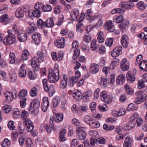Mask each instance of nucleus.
Listing matches in <instances>:
<instances>
[{
    "label": "nucleus",
    "instance_id": "1",
    "mask_svg": "<svg viewBox=\"0 0 147 147\" xmlns=\"http://www.w3.org/2000/svg\"><path fill=\"white\" fill-rule=\"evenodd\" d=\"M38 61L37 57H34L32 58L31 64L34 70L33 71H28V74L29 78L31 80H35L36 78V75L35 71H38L39 70Z\"/></svg>",
    "mask_w": 147,
    "mask_h": 147
},
{
    "label": "nucleus",
    "instance_id": "2",
    "mask_svg": "<svg viewBox=\"0 0 147 147\" xmlns=\"http://www.w3.org/2000/svg\"><path fill=\"white\" fill-rule=\"evenodd\" d=\"M58 67V65L55 64L53 70L51 68L49 69L48 80L51 83L56 82L59 79V71Z\"/></svg>",
    "mask_w": 147,
    "mask_h": 147
},
{
    "label": "nucleus",
    "instance_id": "3",
    "mask_svg": "<svg viewBox=\"0 0 147 147\" xmlns=\"http://www.w3.org/2000/svg\"><path fill=\"white\" fill-rule=\"evenodd\" d=\"M29 114L28 112L23 110L22 113V118L25 123L26 127V130L28 132H30L33 130L34 126L32 121L27 117H28Z\"/></svg>",
    "mask_w": 147,
    "mask_h": 147
},
{
    "label": "nucleus",
    "instance_id": "4",
    "mask_svg": "<svg viewBox=\"0 0 147 147\" xmlns=\"http://www.w3.org/2000/svg\"><path fill=\"white\" fill-rule=\"evenodd\" d=\"M8 34L6 36L3 40L4 43L6 45H11L16 43V36L12 33L11 30L7 31Z\"/></svg>",
    "mask_w": 147,
    "mask_h": 147
},
{
    "label": "nucleus",
    "instance_id": "5",
    "mask_svg": "<svg viewBox=\"0 0 147 147\" xmlns=\"http://www.w3.org/2000/svg\"><path fill=\"white\" fill-rule=\"evenodd\" d=\"M72 48L71 51H74V53L72 58L73 59H76L80 54V50L78 48L79 42L76 41H74L72 44Z\"/></svg>",
    "mask_w": 147,
    "mask_h": 147
},
{
    "label": "nucleus",
    "instance_id": "6",
    "mask_svg": "<svg viewBox=\"0 0 147 147\" xmlns=\"http://www.w3.org/2000/svg\"><path fill=\"white\" fill-rule=\"evenodd\" d=\"M17 92L15 89L13 92L9 91H7L4 93V96L6 98V102L10 103L13 98L16 97Z\"/></svg>",
    "mask_w": 147,
    "mask_h": 147
},
{
    "label": "nucleus",
    "instance_id": "7",
    "mask_svg": "<svg viewBox=\"0 0 147 147\" xmlns=\"http://www.w3.org/2000/svg\"><path fill=\"white\" fill-rule=\"evenodd\" d=\"M40 102L37 99H34L31 102L30 105L29 110V112L32 113H34L36 111L37 112L40 107Z\"/></svg>",
    "mask_w": 147,
    "mask_h": 147
},
{
    "label": "nucleus",
    "instance_id": "8",
    "mask_svg": "<svg viewBox=\"0 0 147 147\" xmlns=\"http://www.w3.org/2000/svg\"><path fill=\"white\" fill-rule=\"evenodd\" d=\"M136 94L137 96L136 98L135 101V103L136 104H140L144 100H146V94L142 92V91L139 90L137 91L136 93Z\"/></svg>",
    "mask_w": 147,
    "mask_h": 147
},
{
    "label": "nucleus",
    "instance_id": "9",
    "mask_svg": "<svg viewBox=\"0 0 147 147\" xmlns=\"http://www.w3.org/2000/svg\"><path fill=\"white\" fill-rule=\"evenodd\" d=\"M122 47L120 46L115 47L111 51V55L113 57H116L122 53Z\"/></svg>",
    "mask_w": 147,
    "mask_h": 147
},
{
    "label": "nucleus",
    "instance_id": "10",
    "mask_svg": "<svg viewBox=\"0 0 147 147\" xmlns=\"http://www.w3.org/2000/svg\"><path fill=\"white\" fill-rule=\"evenodd\" d=\"M85 128L83 127H78L76 131L79 138L82 140H84L86 136V134L84 131Z\"/></svg>",
    "mask_w": 147,
    "mask_h": 147
},
{
    "label": "nucleus",
    "instance_id": "11",
    "mask_svg": "<svg viewBox=\"0 0 147 147\" xmlns=\"http://www.w3.org/2000/svg\"><path fill=\"white\" fill-rule=\"evenodd\" d=\"M119 6L122 8L128 9L132 8L134 6V4L133 2L129 1L121 3Z\"/></svg>",
    "mask_w": 147,
    "mask_h": 147
},
{
    "label": "nucleus",
    "instance_id": "12",
    "mask_svg": "<svg viewBox=\"0 0 147 147\" xmlns=\"http://www.w3.org/2000/svg\"><path fill=\"white\" fill-rule=\"evenodd\" d=\"M100 96L102 100L105 103L109 104L111 102V99L107 96L106 91H102L100 93Z\"/></svg>",
    "mask_w": 147,
    "mask_h": 147
},
{
    "label": "nucleus",
    "instance_id": "13",
    "mask_svg": "<svg viewBox=\"0 0 147 147\" xmlns=\"http://www.w3.org/2000/svg\"><path fill=\"white\" fill-rule=\"evenodd\" d=\"M54 117L53 116H51L50 117V126L48 125H46V130L48 133H50L52 130L54 131L55 130L54 128V125H53Z\"/></svg>",
    "mask_w": 147,
    "mask_h": 147
},
{
    "label": "nucleus",
    "instance_id": "14",
    "mask_svg": "<svg viewBox=\"0 0 147 147\" xmlns=\"http://www.w3.org/2000/svg\"><path fill=\"white\" fill-rule=\"evenodd\" d=\"M129 63L126 58L123 59L121 63V67L124 71L127 70L129 68Z\"/></svg>",
    "mask_w": 147,
    "mask_h": 147
},
{
    "label": "nucleus",
    "instance_id": "15",
    "mask_svg": "<svg viewBox=\"0 0 147 147\" xmlns=\"http://www.w3.org/2000/svg\"><path fill=\"white\" fill-rule=\"evenodd\" d=\"M55 45L57 47L60 49L63 48L64 47V38L61 37L55 42Z\"/></svg>",
    "mask_w": 147,
    "mask_h": 147
},
{
    "label": "nucleus",
    "instance_id": "16",
    "mask_svg": "<svg viewBox=\"0 0 147 147\" xmlns=\"http://www.w3.org/2000/svg\"><path fill=\"white\" fill-rule=\"evenodd\" d=\"M125 75L123 74L119 75L117 77L116 80V83L119 85H122L125 81Z\"/></svg>",
    "mask_w": 147,
    "mask_h": 147
},
{
    "label": "nucleus",
    "instance_id": "17",
    "mask_svg": "<svg viewBox=\"0 0 147 147\" xmlns=\"http://www.w3.org/2000/svg\"><path fill=\"white\" fill-rule=\"evenodd\" d=\"M49 105V102L48 100V98L47 97H45L43 98V102L41 105V107L42 110L44 111H46Z\"/></svg>",
    "mask_w": 147,
    "mask_h": 147
},
{
    "label": "nucleus",
    "instance_id": "18",
    "mask_svg": "<svg viewBox=\"0 0 147 147\" xmlns=\"http://www.w3.org/2000/svg\"><path fill=\"white\" fill-rule=\"evenodd\" d=\"M32 38L35 41V43L38 44L41 40L42 38L40 34L37 32H35L32 36Z\"/></svg>",
    "mask_w": 147,
    "mask_h": 147
},
{
    "label": "nucleus",
    "instance_id": "19",
    "mask_svg": "<svg viewBox=\"0 0 147 147\" xmlns=\"http://www.w3.org/2000/svg\"><path fill=\"white\" fill-rule=\"evenodd\" d=\"M105 30H109L110 32H112L114 31V27L113 25L112 22L110 20L108 21L105 25Z\"/></svg>",
    "mask_w": 147,
    "mask_h": 147
},
{
    "label": "nucleus",
    "instance_id": "20",
    "mask_svg": "<svg viewBox=\"0 0 147 147\" xmlns=\"http://www.w3.org/2000/svg\"><path fill=\"white\" fill-rule=\"evenodd\" d=\"M128 38L127 35H123L121 38V44L124 48L126 49L128 46Z\"/></svg>",
    "mask_w": 147,
    "mask_h": 147
},
{
    "label": "nucleus",
    "instance_id": "21",
    "mask_svg": "<svg viewBox=\"0 0 147 147\" xmlns=\"http://www.w3.org/2000/svg\"><path fill=\"white\" fill-rule=\"evenodd\" d=\"M37 55L39 56L38 59L42 60L43 58L47 56V51L45 49H42L41 51H38L37 52Z\"/></svg>",
    "mask_w": 147,
    "mask_h": 147
},
{
    "label": "nucleus",
    "instance_id": "22",
    "mask_svg": "<svg viewBox=\"0 0 147 147\" xmlns=\"http://www.w3.org/2000/svg\"><path fill=\"white\" fill-rule=\"evenodd\" d=\"M18 38L20 42H23L25 41L27 39V36L26 33L23 31L21 32L18 35Z\"/></svg>",
    "mask_w": 147,
    "mask_h": 147
},
{
    "label": "nucleus",
    "instance_id": "23",
    "mask_svg": "<svg viewBox=\"0 0 147 147\" xmlns=\"http://www.w3.org/2000/svg\"><path fill=\"white\" fill-rule=\"evenodd\" d=\"M79 14V10L78 9H74L71 12V17L73 20L74 21L77 20V17Z\"/></svg>",
    "mask_w": 147,
    "mask_h": 147
},
{
    "label": "nucleus",
    "instance_id": "24",
    "mask_svg": "<svg viewBox=\"0 0 147 147\" xmlns=\"http://www.w3.org/2000/svg\"><path fill=\"white\" fill-rule=\"evenodd\" d=\"M89 70L92 74H96L99 70L98 65L95 63L92 64Z\"/></svg>",
    "mask_w": 147,
    "mask_h": 147
},
{
    "label": "nucleus",
    "instance_id": "25",
    "mask_svg": "<svg viewBox=\"0 0 147 147\" xmlns=\"http://www.w3.org/2000/svg\"><path fill=\"white\" fill-rule=\"evenodd\" d=\"M53 119L56 122H59L61 121L63 119V114L61 113H58L55 114L53 117Z\"/></svg>",
    "mask_w": 147,
    "mask_h": 147
},
{
    "label": "nucleus",
    "instance_id": "26",
    "mask_svg": "<svg viewBox=\"0 0 147 147\" xmlns=\"http://www.w3.org/2000/svg\"><path fill=\"white\" fill-rule=\"evenodd\" d=\"M8 18L7 15L3 14L0 18V22L5 24H7L9 22Z\"/></svg>",
    "mask_w": 147,
    "mask_h": 147
},
{
    "label": "nucleus",
    "instance_id": "27",
    "mask_svg": "<svg viewBox=\"0 0 147 147\" xmlns=\"http://www.w3.org/2000/svg\"><path fill=\"white\" fill-rule=\"evenodd\" d=\"M132 144V140L130 137H127L126 138L123 144V147H131Z\"/></svg>",
    "mask_w": 147,
    "mask_h": 147
},
{
    "label": "nucleus",
    "instance_id": "28",
    "mask_svg": "<svg viewBox=\"0 0 147 147\" xmlns=\"http://www.w3.org/2000/svg\"><path fill=\"white\" fill-rule=\"evenodd\" d=\"M126 77L127 80L128 82H133L135 80V77L134 74L131 73V71H128Z\"/></svg>",
    "mask_w": 147,
    "mask_h": 147
},
{
    "label": "nucleus",
    "instance_id": "29",
    "mask_svg": "<svg viewBox=\"0 0 147 147\" xmlns=\"http://www.w3.org/2000/svg\"><path fill=\"white\" fill-rule=\"evenodd\" d=\"M94 139V138H90V143H89L88 140H86L84 142V146L85 147H88L89 146L91 147L93 146H94L95 142Z\"/></svg>",
    "mask_w": 147,
    "mask_h": 147
},
{
    "label": "nucleus",
    "instance_id": "30",
    "mask_svg": "<svg viewBox=\"0 0 147 147\" xmlns=\"http://www.w3.org/2000/svg\"><path fill=\"white\" fill-rule=\"evenodd\" d=\"M73 96L75 99L77 100H81L82 97L81 92L78 90L73 93Z\"/></svg>",
    "mask_w": 147,
    "mask_h": 147
},
{
    "label": "nucleus",
    "instance_id": "31",
    "mask_svg": "<svg viewBox=\"0 0 147 147\" xmlns=\"http://www.w3.org/2000/svg\"><path fill=\"white\" fill-rule=\"evenodd\" d=\"M124 88L125 89L126 93L128 95H131L134 92V90L132 88L127 85L125 84L124 86Z\"/></svg>",
    "mask_w": 147,
    "mask_h": 147
},
{
    "label": "nucleus",
    "instance_id": "32",
    "mask_svg": "<svg viewBox=\"0 0 147 147\" xmlns=\"http://www.w3.org/2000/svg\"><path fill=\"white\" fill-rule=\"evenodd\" d=\"M37 24L38 27L40 29H43V28L46 27L45 22H44L41 19H39L37 21Z\"/></svg>",
    "mask_w": 147,
    "mask_h": 147
},
{
    "label": "nucleus",
    "instance_id": "33",
    "mask_svg": "<svg viewBox=\"0 0 147 147\" xmlns=\"http://www.w3.org/2000/svg\"><path fill=\"white\" fill-rule=\"evenodd\" d=\"M60 102V98L58 97H56L53 98L52 100L53 107L54 108L56 107Z\"/></svg>",
    "mask_w": 147,
    "mask_h": 147
},
{
    "label": "nucleus",
    "instance_id": "34",
    "mask_svg": "<svg viewBox=\"0 0 147 147\" xmlns=\"http://www.w3.org/2000/svg\"><path fill=\"white\" fill-rule=\"evenodd\" d=\"M139 66L141 69L147 71V61L146 60L142 61L139 64Z\"/></svg>",
    "mask_w": 147,
    "mask_h": 147
},
{
    "label": "nucleus",
    "instance_id": "35",
    "mask_svg": "<svg viewBox=\"0 0 147 147\" xmlns=\"http://www.w3.org/2000/svg\"><path fill=\"white\" fill-rule=\"evenodd\" d=\"M46 27L51 28L53 27L54 25V23L51 18L48 19L45 21Z\"/></svg>",
    "mask_w": 147,
    "mask_h": 147
},
{
    "label": "nucleus",
    "instance_id": "36",
    "mask_svg": "<svg viewBox=\"0 0 147 147\" xmlns=\"http://www.w3.org/2000/svg\"><path fill=\"white\" fill-rule=\"evenodd\" d=\"M124 19L123 16L122 15L115 16L113 17V20L115 22L119 23L122 22Z\"/></svg>",
    "mask_w": 147,
    "mask_h": 147
},
{
    "label": "nucleus",
    "instance_id": "37",
    "mask_svg": "<svg viewBox=\"0 0 147 147\" xmlns=\"http://www.w3.org/2000/svg\"><path fill=\"white\" fill-rule=\"evenodd\" d=\"M92 94V92L90 91H88V92H85L82 96L83 99L86 101V100H88L89 97H90Z\"/></svg>",
    "mask_w": 147,
    "mask_h": 147
},
{
    "label": "nucleus",
    "instance_id": "38",
    "mask_svg": "<svg viewBox=\"0 0 147 147\" xmlns=\"http://www.w3.org/2000/svg\"><path fill=\"white\" fill-rule=\"evenodd\" d=\"M24 13L20 9V8L18 9L16 11L15 15L18 18H21L23 17L24 16Z\"/></svg>",
    "mask_w": 147,
    "mask_h": 147
},
{
    "label": "nucleus",
    "instance_id": "39",
    "mask_svg": "<svg viewBox=\"0 0 147 147\" xmlns=\"http://www.w3.org/2000/svg\"><path fill=\"white\" fill-rule=\"evenodd\" d=\"M138 7L140 9L142 10H144L146 7V4L142 2H138L137 3Z\"/></svg>",
    "mask_w": 147,
    "mask_h": 147
},
{
    "label": "nucleus",
    "instance_id": "40",
    "mask_svg": "<svg viewBox=\"0 0 147 147\" xmlns=\"http://www.w3.org/2000/svg\"><path fill=\"white\" fill-rule=\"evenodd\" d=\"M29 56V52L26 50H24L22 52V58L24 60H26Z\"/></svg>",
    "mask_w": 147,
    "mask_h": 147
},
{
    "label": "nucleus",
    "instance_id": "41",
    "mask_svg": "<svg viewBox=\"0 0 147 147\" xmlns=\"http://www.w3.org/2000/svg\"><path fill=\"white\" fill-rule=\"evenodd\" d=\"M36 25L30 26L27 29V32L29 34H31L35 31L37 30Z\"/></svg>",
    "mask_w": 147,
    "mask_h": 147
},
{
    "label": "nucleus",
    "instance_id": "42",
    "mask_svg": "<svg viewBox=\"0 0 147 147\" xmlns=\"http://www.w3.org/2000/svg\"><path fill=\"white\" fill-rule=\"evenodd\" d=\"M89 134L92 136L90 138H94V140L95 141V140L98 137V132L97 131L94 130H91L89 132Z\"/></svg>",
    "mask_w": 147,
    "mask_h": 147
},
{
    "label": "nucleus",
    "instance_id": "43",
    "mask_svg": "<svg viewBox=\"0 0 147 147\" xmlns=\"http://www.w3.org/2000/svg\"><path fill=\"white\" fill-rule=\"evenodd\" d=\"M84 120L85 122L89 124L90 127H91V124L93 120L92 118L88 115H86L84 117Z\"/></svg>",
    "mask_w": 147,
    "mask_h": 147
},
{
    "label": "nucleus",
    "instance_id": "44",
    "mask_svg": "<svg viewBox=\"0 0 147 147\" xmlns=\"http://www.w3.org/2000/svg\"><path fill=\"white\" fill-rule=\"evenodd\" d=\"M107 79L106 78H100V82L101 85L104 87H106L108 85L107 82Z\"/></svg>",
    "mask_w": 147,
    "mask_h": 147
},
{
    "label": "nucleus",
    "instance_id": "45",
    "mask_svg": "<svg viewBox=\"0 0 147 147\" xmlns=\"http://www.w3.org/2000/svg\"><path fill=\"white\" fill-rule=\"evenodd\" d=\"M105 142V139L102 137H100L98 138H96L95 140V143L97 144H104Z\"/></svg>",
    "mask_w": 147,
    "mask_h": 147
},
{
    "label": "nucleus",
    "instance_id": "46",
    "mask_svg": "<svg viewBox=\"0 0 147 147\" xmlns=\"http://www.w3.org/2000/svg\"><path fill=\"white\" fill-rule=\"evenodd\" d=\"M27 71L26 69H19L18 75L20 77L24 78L26 76Z\"/></svg>",
    "mask_w": 147,
    "mask_h": 147
},
{
    "label": "nucleus",
    "instance_id": "47",
    "mask_svg": "<svg viewBox=\"0 0 147 147\" xmlns=\"http://www.w3.org/2000/svg\"><path fill=\"white\" fill-rule=\"evenodd\" d=\"M137 106L134 104H129L127 107V110L128 111H134L137 109Z\"/></svg>",
    "mask_w": 147,
    "mask_h": 147
},
{
    "label": "nucleus",
    "instance_id": "48",
    "mask_svg": "<svg viewBox=\"0 0 147 147\" xmlns=\"http://www.w3.org/2000/svg\"><path fill=\"white\" fill-rule=\"evenodd\" d=\"M31 14L35 17L37 18L39 17L41 15V11L34 9L33 11L31 13Z\"/></svg>",
    "mask_w": 147,
    "mask_h": 147
},
{
    "label": "nucleus",
    "instance_id": "49",
    "mask_svg": "<svg viewBox=\"0 0 147 147\" xmlns=\"http://www.w3.org/2000/svg\"><path fill=\"white\" fill-rule=\"evenodd\" d=\"M59 140L61 142L64 141V129H63L60 132L59 136Z\"/></svg>",
    "mask_w": 147,
    "mask_h": 147
},
{
    "label": "nucleus",
    "instance_id": "50",
    "mask_svg": "<svg viewBox=\"0 0 147 147\" xmlns=\"http://www.w3.org/2000/svg\"><path fill=\"white\" fill-rule=\"evenodd\" d=\"M52 8L51 6L48 5H44L42 8V11L44 12H49L51 10Z\"/></svg>",
    "mask_w": 147,
    "mask_h": 147
},
{
    "label": "nucleus",
    "instance_id": "51",
    "mask_svg": "<svg viewBox=\"0 0 147 147\" xmlns=\"http://www.w3.org/2000/svg\"><path fill=\"white\" fill-rule=\"evenodd\" d=\"M32 144V140L30 138H28L26 140L25 145L26 147H31Z\"/></svg>",
    "mask_w": 147,
    "mask_h": 147
},
{
    "label": "nucleus",
    "instance_id": "52",
    "mask_svg": "<svg viewBox=\"0 0 147 147\" xmlns=\"http://www.w3.org/2000/svg\"><path fill=\"white\" fill-rule=\"evenodd\" d=\"M42 82L45 90L47 92L49 91V88L48 86L47 80L44 79Z\"/></svg>",
    "mask_w": 147,
    "mask_h": 147
},
{
    "label": "nucleus",
    "instance_id": "53",
    "mask_svg": "<svg viewBox=\"0 0 147 147\" xmlns=\"http://www.w3.org/2000/svg\"><path fill=\"white\" fill-rule=\"evenodd\" d=\"M11 109V106L7 105L4 106L3 107V112L5 113H8L10 111Z\"/></svg>",
    "mask_w": 147,
    "mask_h": 147
},
{
    "label": "nucleus",
    "instance_id": "54",
    "mask_svg": "<svg viewBox=\"0 0 147 147\" xmlns=\"http://www.w3.org/2000/svg\"><path fill=\"white\" fill-rule=\"evenodd\" d=\"M136 121L135 120H131L129 123L128 127L129 128L128 129H133L136 125Z\"/></svg>",
    "mask_w": 147,
    "mask_h": 147
},
{
    "label": "nucleus",
    "instance_id": "55",
    "mask_svg": "<svg viewBox=\"0 0 147 147\" xmlns=\"http://www.w3.org/2000/svg\"><path fill=\"white\" fill-rule=\"evenodd\" d=\"M103 129L106 131H111L114 129L113 126H108L106 123H105L103 125Z\"/></svg>",
    "mask_w": 147,
    "mask_h": 147
},
{
    "label": "nucleus",
    "instance_id": "56",
    "mask_svg": "<svg viewBox=\"0 0 147 147\" xmlns=\"http://www.w3.org/2000/svg\"><path fill=\"white\" fill-rule=\"evenodd\" d=\"M12 113L13 116L14 118H17V116H19L20 114V112L19 110L17 109H14L13 110Z\"/></svg>",
    "mask_w": 147,
    "mask_h": 147
},
{
    "label": "nucleus",
    "instance_id": "57",
    "mask_svg": "<svg viewBox=\"0 0 147 147\" xmlns=\"http://www.w3.org/2000/svg\"><path fill=\"white\" fill-rule=\"evenodd\" d=\"M27 91L25 89L21 90L18 94L19 96L21 97H24L27 95Z\"/></svg>",
    "mask_w": 147,
    "mask_h": 147
},
{
    "label": "nucleus",
    "instance_id": "58",
    "mask_svg": "<svg viewBox=\"0 0 147 147\" xmlns=\"http://www.w3.org/2000/svg\"><path fill=\"white\" fill-rule=\"evenodd\" d=\"M76 31L80 32H82V29L83 27V24L81 22H79L76 25Z\"/></svg>",
    "mask_w": 147,
    "mask_h": 147
},
{
    "label": "nucleus",
    "instance_id": "59",
    "mask_svg": "<svg viewBox=\"0 0 147 147\" xmlns=\"http://www.w3.org/2000/svg\"><path fill=\"white\" fill-rule=\"evenodd\" d=\"M37 89L35 87H33L32 88L30 93V95L32 97L35 96L37 94Z\"/></svg>",
    "mask_w": 147,
    "mask_h": 147
},
{
    "label": "nucleus",
    "instance_id": "60",
    "mask_svg": "<svg viewBox=\"0 0 147 147\" xmlns=\"http://www.w3.org/2000/svg\"><path fill=\"white\" fill-rule=\"evenodd\" d=\"M43 4L41 3H36L34 6V8L35 9L40 11V9L43 7Z\"/></svg>",
    "mask_w": 147,
    "mask_h": 147
},
{
    "label": "nucleus",
    "instance_id": "61",
    "mask_svg": "<svg viewBox=\"0 0 147 147\" xmlns=\"http://www.w3.org/2000/svg\"><path fill=\"white\" fill-rule=\"evenodd\" d=\"M26 98H23L20 99V105L22 108H24L26 105Z\"/></svg>",
    "mask_w": 147,
    "mask_h": 147
},
{
    "label": "nucleus",
    "instance_id": "62",
    "mask_svg": "<svg viewBox=\"0 0 147 147\" xmlns=\"http://www.w3.org/2000/svg\"><path fill=\"white\" fill-rule=\"evenodd\" d=\"M1 145L3 147H8L10 145V142L7 139H5L2 143Z\"/></svg>",
    "mask_w": 147,
    "mask_h": 147
},
{
    "label": "nucleus",
    "instance_id": "63",
    "mask_svg": "<svg viewBox=\"0 0 147 147\" xmlns=\"http://www.w3.org/2000/svg\"><path fill=\"white\" fill-rule=\"evenodd\" d=\"M96 43V40H93L91 44V47L92 51L95 50L97 49Z\"/></svg>",
    "mask_w": 147,
    "mask_h": 147
},
{
    "label": "nucleus",
    "instance_id": "64",
    "mask_svg": "<svg viewBox=\"0 0 147 147\" xmlns=\"http://www.w3.org/2000/svg\"><path fill=\"white\" fill-rule=\"evenodd\" d=\"M79 144V142L77 139H74L71 142V147H76Z\"/></svg>",
    "mask_w": 147,
    "mask_h": 147
}]
</instances>
